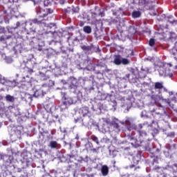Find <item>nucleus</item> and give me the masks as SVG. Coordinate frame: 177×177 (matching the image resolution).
<instances>
[{"label":"nucleus","mask_w":177,"mask_h":177,"mask_svg":"<svg viewBox=\"0 0 177 177\" xmlns=\"http://www.w3.org/2000/svg\"><path fill=\"white\" fill-rule=\"evenodd\" d=\"M146 138H147V133L145 131H140L138 135L133 134L131 136L129 137V140L131 145H132L133 147H139Z\"/></svg>","instance_id":"1"},{"label":"nucleus","mask_w":177,"mask_h":177,"mask_svg":"<svg viewBox=\"0 0 177 177\" xmlns=\"http://www.w3.org/2000/svg\"><path fill=\"white\" fill-rule=\"evenodd\" d=\"M131 121H132V119H131V118H127L124 122H120V124H122V125H125L128 131H132L133 129H142L145 126V124H140L137 127L135 124H131Z\"/></svg>","instance_id":"2"},{"label":"nucleus","mask_w":177,"mask_h":177,"mask_svg":"<svg viewBox=\"0 0 177 177\" xmlns=\"http://www.w3.org/2000/svg\"><path fill=\"white\" fill-rule=\"evenodd\" d=\"M36 12L39 17H46L48 15L53 13V10L44 7L41 8L40 6L36 7Z\"/></svg>","instance_id":"3"},{"label":"nucleus","mask_w":177,"mask_h":177,"mask_svg":"<svg viewBox=\"0 0 177 177\" xmlns=\"http://www.w3.org/2000/svg\"><path fill=\"white\" fill-rule=\"evenodd\" d=\"M158 71L160 77H169V78L174 77V73H172L169 69L166 70L164 66L160 67Z\"/></svg>","instance_id":"4"},{"label":"nucleus","mask_w":177,"mask_h":177,"mask_svg":"<svg viewBox=\"0 0 177 177\" xmlns=\"http://www.w3.org/2000/svg\"><path fill=\"white\" fill-rule=\"evenodd\" d=\"M109 126L111 127V128H113V131H115L116 133H120V132H121V127H120V125L118 124V119H115L111 121L109 123Z\"/></svg>","instance_id":"5"},{"label":"nucleus","mask_w":177,"mask_h":177,"mask_svg":"<svg viewBox=\"0 0 177 177\" xmlns=\"http://www.w3.org/2000/svg\"><path fill=\"white\" fill-rule=\"evenodd\" d=\"M41 24H44V30H46V33L49 34V32H52V31H50V30H52V28H53V27H56V24H50L48 25H46V24H45V22H44V20H41Z\"/></svg>","instance_id":"6"},{"label":"nucleus","mask_w":177,"mask_h":177,"mask_svg":"<svg viewBox=\"0 0 177 177\" xmlns=\"http://www.w3.org/2000/svg\"><path fill=\"white\" fill-rule=\"evenodd\" d=\"M79 113L81 115L85 117L89 114V108H88V106H83L79 110Z\"/></svg>","instance_id":"7"},{"label":"nucleus","mask_w":177,"mask_h":177,"mask_svg":"<svg viewBox=\"0 0 177 177\" xmlns=\"http://www.w3.org/2000/svg\"><path fill=\"white\" fill-rule=\"evenodd\" d=\"M101 172L103 176H107L109 175V167L107 165H102L101 167Z\"/></svg>","instance_id":"8"},{"label":"nucleus","mask_w":177,"mask_h":177,"mask_svg":"<svg viewBox=\"0 0 177 177\" xmlns=\"http://www.w3.org/2000/svg\"><path fill=\"white\" fill-rule=\"evenodd\" d=\"M69 81L71 82V88H77L78 86V80H77V79L75 77H71Z\"/></svg>","instance_id":"9"},{"label":"nucleus","mask_w":177,"mask_h":177,"mask_svg":"<svg viewBox=\"0 0 177 177\" xmlns=\"http://www.w3.org/2000/svg\"><path fill=\"white\" fill-rule=\"evenodd\" d=\"M46 93L44 92L42 88H39V90H36L34 93V96L35 97H39V96H44Z\"/></svg>","instance_id":"10"},{"label":"nucleus","mask_w":177,"mask_h":177,"mask_svg":"<svg viewBox=\"0 0 177 177\" xmlns=\"http://www.w3.org/2000/svg\"><path fill=\"white\" fill-rule=\"evenodd\" d=\"M62 104L65 106V107L73 104V99L71 97L65 98L64 101L62 102Z\"/></svg>","instance_id":"11"},{"label":"nucleus","mask_w":177,"mask_h":177,"mask_svg":"<svg viewBox=\"0 0 177 177\" xmlns=\"http://www.w3.org/2000/svg\"><path fill=\"white\" fill-rule=\"evenodd\" d=\"M122 58L121 56L120 55H116L115 57L113 63H115L117 66H120V64H121V62H122Z\"/></svg>","instance_id":"12"},{"label":"nucleus","mask_w":177,"mask_h":177,"mask_svg":"<svg viewBox=\"0 0 177 177\" xmlns=\"http://www.w3.org/2000/svg\"><path fill=\"white\" fill-rule=\"evenodd\" d=\"M28 24L32 26V24H42V21H38L37 19L30 20Z\"/></svg>","instance_id":"13"},{"label":"nucleus","mask_w":177,"mask_h":177,"mask_svg":"<svg viewBox=\"0 0 177 177\" xmlns=\"http://www.w3.org/2000/svg\"><path fill=\"white\" fill-rule=\"evenodd\" d=\"M9 82H10L9 80H6L5 77H2L0 75V84H2V85H8Z\"/></svg>","instance_id":"14"},{"label":"nucleus","mask_w":177,"mask_h":177,"mask_svg":"<svg viewBox=\"0 0 177 177\" xmlns=\"http://www.w3.org/2000/svg\"><path fill=\"white\" fill-rule=\"evenodd\" d=\"M83 31L86 32V34H91V32H92V28H91V26H86L84 27Z\"/></svg>","instance_id":"15"},{"label":"nucleus","mask_w":177,"mask_h":177,"mask_svg":"<svg viewBox=\"0 0 177 177\" xmlns=\"http://www.w3.org/2000/svg\"><path fill=\"white\" fill-rule=\"evenodd\" d=\"M155 89H162L164 86L162 85V82H156L154 85Z\"/></svg>","instance_id":"16"},{"label":"nucleus","mask_w":177,"mask_h":177,"mask_svg":"<svg viewBox=\"0 0 177 177\" xmlns=\"http://www.w3.org/2000/svg\"><path fill=\"white\" fill-rule=\"evenodd\" d=\"M140 11H134L132 13V17L133 19H138V17H140Z\"/></svg>","instance_id":"17"},{"label":"nucleus","mask_w":177,"mask_h":177,"mask_svg":"<svg viewBox=\"0 0 177 177\" xmlns=\"http://www.w3.org/2000/svg\"><path fill=\"white\" fill-rule=\"evenodd\" d=\"M6 100L7 102H15V97L10 95H7L6 96Z\"/></svg>","instance_id":"18"},{"label":"nucleus","mask_w":177,"mask_h":177,"mask_svg":"<svg viewBox=\"0 0 177 177\" xmlns=\"http://www.w3.org/2000/svg\"><path fill=\"white\" fill-rule=\"evenodd\" d=\"M171 55H174V56L176 55V57H174V59L176 60H177V48H176V47H174L171 49Z\"/></svg>","instance_id":"19"},{"label":"nucleus","mask_w":177,"mask_h":177,"mask_svg":"<svg viewBox=\"0 0 177 177\" xmlns=\"http://www.w3.org/2000/svg\"><path fill=\"white\" fill-rule=\"evenodd\" d=\"M50 147L51 148V149H56V147H57V142H56V141H51L50 142Z\"/></svg>","instance_id":"20"},{"label":"nucleus","mask_w":177,"mask_h":177,"mask_svg":"<svg viewBox=\"0 0 177 177\" xmlns=\"http://www.w3.org/2000/svg\"><path fill=\"white\" fill-rule=\"evenodd\" d=\"M129 32L131 35L136 34V29L133 26H130L129 28Z\"/></svg>","instance_id":"21"},{"label":"nucleus","mask_w":177,"mask_h":177,"mask_svg":"<svg viewBox=\"0 0 177 177\" xmlns=\"http://www.w3.org/2000/svg\"><path fill=\"white\" fill-rule=\"evenodd\" d=\"M5 62L6 63H7L8 64H10V63L13 62V59H12V57H6L5 58Z\"/></svg>","instance_id":"22"},{"label":"nucleus","mask_w":177,"mask_h":177,"mask_svg":"<svg viewBox=\"0 0 177 177\" xmlns=\"http://www.w3.org/2000/svg\"><path fill=\"white\" fill-rule=\"evenodd\" d=\"M124 12H122V10L120 9V10H118L117 12H113V15L114 16H121L122 15Z\"/></svg>","instance_id":"23"},{"label":"nucleus","mask_w":177,"mask_h":177,"mask_svg":"<svg viewBox=\"0 0 177 177\" xmlns=\"http://www.w3.org/2000/svg\"><path fill=\"white\" fill-rule=\"evenodd\" d=\"M121 64H129V60H128V59H127V58H122Z\"/></svg>","instance_id":"24"},{"label":"nucleus","mask_w":177,"mask_h":177,"mask_svg":"<svg viewBox=\"0 0 177 177\" xmlns=\"http://www.w3.org/2000/svg\"><path fill=\"white\" fill-rule=\"evenodd\" d=\"M8 109L10 110V111L11 113H12L13 114H16V112L15 111L16 110V108L15 106H8Z\"/></svg>","instance_id":"25"},{"label":"nucleus","mask_w":177,"mask_h":177,"mask_svg":"<svg viewBox=\"0 0 177 177\" xmlns=\"http://www.w3.org/2000/svg\"><path fill=\"white\" fill-rule=\"evenodd\" d=\"M91 139H92V140H93V142H95V143H96L97 145H99V138H97V137H96V136H93L91 137Z\"/></svg>","instance_id":"26"},{"label":"nucleus","mask_w":177,"mask_h":177,"mask_svg":"<svg viewBox=\"0 0 177 177\" xmlns=\"http://www.w3.org/2000/svg\"><path fill=\"white\" fill-rule=\"evenodd\" d=\"M156 44V41L154 39H151L149 41V46H154V44Z\"/></svg>","instance_id":"27"},{"label":"nucleus","mask_w":177,"mask_h":177,"mask_svg":"<svg viewBox=\"0 0 177 177\" xmlns=\"http://www.w3.org/2000/svg\"><path fill=\"white\" fill-rule=\"evenodd\" d=\"M0 34H8V31L5 28H0Z\"/></svg>","instance_id":"28"},{"label":"nucleus","mask_w":177,"mask_h":177,"mask_svg":"<svg viewBox=\"0 0 177 177\" xmlns=\"http://www.w3.org/2000/svg\"><path fill=\"white\" fill-rule=\"evenodd\" d=\"M140 157L139 155H137L136 157L133 158L134 161H136V162H139V160H140V158H139Z\"/></svg>","instance_id":"29"},{"label":"nucleus","mask_w":177,"mask_h":177,"mask_svg":"<svg viewBox=\"0 0 177 177\" xmlns=\"http://www.w3.org/2000/svg\"><path fill=\"white\" fill-rule=\"evenodd\" d=\"M138 3L139 5H145L146 3V0H138Z\"/></svg>","instance_id":"30"},{"label":"nucleus","mask_w":177,"mask_h":177,"mask_svg":"<svg viewBox=\"0 0 177 177\" xmlns=\"http://www.w3.org/2000/svg\"><path fill=\"white\" fill-rule=\"evenodd\" d=\"M73 12L75 13H78L80 12V8L76 7L75 8H73Z\"/></svg>","instance_id":"31"},{"label":"nucleus","mask_w":177,"mask_h":177,"mask_svg":"<svg viewBox=\"0 0 177 177\" xmlns=\"http://www.w3.org/2000/svg\"><path fill=\"white\" fill-rule=\"evenodd\" d=\"M167 136H169L170 138H174V136H175V133H170L167 135Z\"/></svg>","instance_id":"32"},{"label":"nucleus","mask_w":177,"mask_h":177,"mask_svg":"<svg viewBox=\"0 0 177 177\" xmlns=\"http://www.w3.org/2000/svg\"><path fill=\"white\" fill-rule=\"evenodd\" d=\"M1 38H10V35H5V36H2Z\"/></svg>","instance_id":"33"},{"label":"nucleus","mask_w":177,"mask_h":177,"mask_svg":"<svg viewBox=\"0 0 177 177\" xmlns=\"http://www.w3.org/2000/svg\"><path fill=\"white\" fill-rule=\"evenodd\" d=\"M131 73L132 74H135V69L131 68Z\"/></svg>","instance_id":"34"},{"label":"nucleus","mask_w":177,"mask_h":177,"mask_svg":"<svg viewBox=\"0 0 177 177\" xmlns=\"http://www.w3.org/2000/svg\"><path fill=\"white\" fill-rule=\"evenodd\" d=\"M6 31H7V34H8V32L10 33V30H9V28H7ZM10 34H12V32H10Z\"/></svg>","instance_id":"35"},{"label":"nucleus","mask_w":177,"mask_h":177,"mask_svg":"<svg viewBox=\"0 0 177 177\" xmlns=\"http://www.w3.org/2000/svg\"><path fill=\"white\" fill-rule=\"evenodd\" d=\"M13 3L19 2V0H12Z\"/></svg>","instance_id":"36"},{"label":"nucleus","mask_w":177,"mask_h":177,"mask_svg":"<svg viewBox=\"0 0 177 177\" xmlns=\"http://www.w3.org/2000/svg\"><path fill=\"white\" fill-rule=\"evenodd\" d=\"M113 104H114L115 106H117V102H115V100H113Z\"/></svg>","instance_id":"37"},{"label":"nucleus","mask_w":177,"mask_h":177,"mask_svg":"<svg viewBox=\"0 0 177 177\" xmlns=\"http://www.w3.org/2000/svg\"><path fill=\"white\" fill-rule=\"evenodd\" d=\"M17 27H20V22H17Z\"/></svg>","instance_id":"38"},{"label":"nucleus","mask_w":177,"mask_h":177,"mask_svg":"<svg viewBox=\"0 0 177 177\" xmlns=\"http://www.w3.org/2000/svg\"><path fill=\"white\" fill-rule=\"evenodd\" d=\"M80 26L81 27H82V26H84V23L81 22L80 24Z\"/></svg>","instance_id":"39"},{"label":"nucleus","mask_w":177,"mask_h":177,"mask_svg":"<svg viewBox=\"0 0 177 177\" xmlns=\"http://www.w3.org/2000/svg\"><path fill=\"white\" fill-rule=\"evenodd\" d=\"M101 17H103V16H104V13H101Z\"/></svg>","instance_id":"40"},{"label":"nucleus","mask_w":177,"mask_h":177,"mask_svg":"<svg viewBox=\"0 0 177 177\" xmlns=\"http://www.w3.org/2000/svg\"><path fill=\"white\" fill-rule=\"evenodd\" d=\"M167 66H170V67H172V64H167Z\"/></svg>","instance_id":"41"},{"label":"nucleus","mask_w":177,"mask_h":177,"mask_svg":"<svg viewBox=\"0 0 177 177\" xmlns=\"http://www.w3.org/2000/svg\"><path fill=\"white\" fill-rule=\"evenodd\" d=\"M82 49H86V46H83Z\"/></svg>","instance_id":"42"},{"label":"nucleus","mask_w":177,"mask_h":177,"mask_svg":"<svg viewBox=\"0 0 177 177\" xmlns=\"http://www.w3.org/2000/svg\"><path fill=\"white\" fill-rule=\"evenodd\" d=\"M48 78H49L48 76L46 78H44L43 80H48Z\"/></svg>","instance_id":"43"},{"label":"nucleus","mask_w":177,"mask_h":177,"mask_svg":"<svg viewBox=\"0 0 177 177\" xmlns=\"http://www.w3.org/2000/svg\"><path fill=\"white\" fill-rule=\"evenodd\" d=\"M44 6H46V1H44Z\"/></svg>","instance_id":"44"},{"label":"nucleus","mask_w":177,"mask_h":177,"mask_svg":"<svg viewBox=\"0 0 177 177\" xmlns=\"http://www.w3.org/2000/svg\"><path fill=\"white\" fill-rule=\"evenodd\" d=\"M175 69L177 70V66H175Z\"/></svg>","instance_id":"45"},{"label":"nucleus","mask_w":177,"mask_h":177,"mask_svg":"<svg viewBox=\"0 0 177 177\" xmlns=\"http://www.w3.org/2000/svg\"><path fill=\"white\" fill-rule=\"evenodd\" d=\"M175 46H177V42L175 44Z\"/></svg>","instance_id":"46"},{"label":"nucleus","mask_w":177,"mask_h":177,"mask_svg":"<svg viewBox=\"0 0 177 177\" xmlns=\"http://www.w3.org/2000/svg\"><path fill=\"white\" fill-rule=\"evenodd\" d=\"M127 78H129V75H127Z\"/></svg>","instance_id":"47"},{"label":"nucleus","mask_w":177,"mask_h":177,"mask_svg":"<svg viewBox=\"0 0 177 177\" xmlns=\"http://www.w3.org/2000/svg\"><path fill=\"white\" fill-rule=\"evenodd\" d=\"M152 97V99H153V95H152V97Z\"/></svg>","instance_id":"48"}]
</instances>
